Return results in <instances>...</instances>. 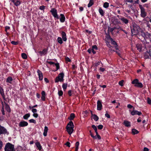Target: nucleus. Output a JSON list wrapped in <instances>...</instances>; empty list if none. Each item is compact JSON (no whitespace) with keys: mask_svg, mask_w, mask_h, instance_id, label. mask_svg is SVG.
I'll use <instances>...</instances> for the list:
<instances>
[{"mask_svg":"<svg viewBox=\"0 0 151 151\" xmlns=\"http://www.w3.org/2000/svg\"><path fill=\"white\" fill-rule=\"evenodd\" d=\"M74 126L72 121L69 122L66 127V129L67 132L70 135L74 131L73 128Z\"/></svg>","mask_w":151,"mask_h":151,"instance_id":"nucleus-1","label":"nucleus"},{"mask_svg":"<svg viewBox=\"0 0 151 151\" xmlns=\"http://www.w3.org/2000/svg\"><path fill=\"white\" fill-rule=\"evenodd\" d=\"M132 28H131L132 34L133 35H137L139 31H141V29L136 24L132 25Z\"/></svg>","mask_w":151,"mask_h":151,"instance_id":"nucleus-2","label":"nucleus"},{"mask_svg":"<svg viewBox=\"0 0 151 151\" xmlns=\"http://www.w3.org/2000/svg\"><path fill=\"white\" fill-rule=\"evenodd\" d=\"M5 151H15L14 145L10 143H7L5 146Z\"/></svg>","mask_w":151,"mask_h":151,"instance_id":"nucleus-3","label":"nucleus"},{"mask_svg":"<svg viewBox=\"0 0 151 151\" xmlns=\"http://www.w3.org/2000/svg\"><path fill=\"white\" fill-rule=\"evenodd\" d=\"M64 74L63 73H61L59 74L58 76L56 77L55 80V82L58 83L59 81L60 82H63V79Z\"/></svg>","mask_w":151,"mask_h":151,"instance_id":"nucleus-4","label":"nucleus"},{"mask_svg":"<svg viewBox=\"0 0 151 151\" xmlns=\"http://www.w3.org/2000/svg\"><path fill=\"white\" fill-rule=\"evenodd\" d=\"M139 7L141 10V16L143 18L147 16V13L145 11V9L142 5L139 4Z\"/></svg>","mask_w":151,"mask_h":151,"instance_id":"nucleus-5","label":"nucleus"},{"mask_svg":"<svg viewBox=\"0 0 151 151\" xmlns=\"http://www.w3.org/2000/svg\"><path fill=\"white\" fill-rule=\"evenodd\" d=\"M50 12L55 18H56L57 19H59V17L57 14V10L55 8H52L50 11Z\"/></svg>","mask_w":151,"mask_h":151,"instance_id":"nucleus-6","label":"nucleus"},{"mask_svg":"<svg viewBox=\"0 0 151 151\" xmlns=\"http://www.w3.org/2000/svg\"><path fill=\"white\" fill-rule=\"evenodd\" d=\"M150 57H151L150 51H147L144 53V58L145 59L150 58Z\"/></svg>","mask_w":151,"mask_h":151,"instance_id":"nucleus-7","label":"nucleus"},{"mask_svg":"<svg viewBox=\"0 0 151 151\" xmlns=\"http://www.w3.org/2000/svg\"><path fill=\"white\" fill-rule=\"evenodd\" d=\"M6 129L0 125V135L7 133Z\"/></svg>","mask_w":151,"mask_h":151,"instance_id":"nucleus-8","label":"nucleus"},{"mask_svg":"<svg viewBox=\"0 0 151 151\" xmlns=\"http://www.w3.org/2000/svg\"><path fill=\"white\" fill-rule=\"evenodd\" d=\"M119 19L122 22L126 24H128L129 22V20L125 17H122L121 18H119Z\"/></svg>","mask_w":151,"mask_h":151,"instance_id":"nucleus-9","label":"nucleus"},{"mask_svg":"<svg viewBox=\"0 0 151 151\" xmlns=\"http://www.w3.org/2000/svg\"><path fill=\"white\" fill-rule=\"evenodd\" d=\"M28 125V123L25 121H22L20 122L19 124V126L20 127H23L27 126Z\"/></svg>","mask_w":151,"mask_h":151,"instance_id":"nucleus-10","label":"nucleus"},{"mask_svg":"<svg viewBox=\"0 0 151 151\" xmlns=\"http://www.w3.org/2000/svg\"><path fill=\"white\" fill-rule=\"evenodd\" d=\"M102 104L101 102L100 101L98 100L97 102V109L98 110L100 111L102 109Z\"/></svg>","mask_w":151,"mask_h":151,"instance_id":"nucleus-11","label":"nucleus"},{"mask_svg":"<svg viewBox=\"0 0 151 151\" xmlns=\"http://www.w3.org/2000/svg\"><path fill=\"white\" fill-rule=\"evenodd\" d=\"M137 35L139 36H141L144 39H145V37L146 35V33H145L141 29V31H139L138 34Z\"/></svg>","mask_w":151,"mask_h":151,"instance_id":"nucleus-12","label":"nucleus"},{"mask_svg":"<svg viewBox=\"0 0 151 151\" xmlns=\"http://www.w3.org/2000/svg\"><path fill=\"white\" fill-rule=\"evenodd\" d=\"M131 114L133 116L135 114H137L138 115H140L142 114L141 112L138 111L136 110H134L133 111L131 112Z\"/></svg>","mask_w":151,"mask_h":151,"instance_id":"nucleus-13","label":"nucleus"},{"mask_svg":"<svg viewBox=\"0 0 151 151\" xmlns=\"http://www.w3.org/2000/svg\"><path fill=\"white\" fill-rule=\"evenodd\" d=\"M61 35L62 39L64 41H66L67 40V38L66 34L64 31H62L61 32Z\"/></svg>","mask_w":151,"mask_h":151,"instance_id":"nucleus-14","label":"nucleus"},{"mask_svg":"<svg viewBox=\"0 0 151 151\" xmlns=\"http://www.w3.org/2000/svg\"><path fill=\"white\" fill-rule=\"evenodd\" d=\"M0 93L4 99L5 100V95L4 94V91L2 88L0 86Z\"/></svg>","mask_w":151,"mask_h":151,"instance_id":"nucleus-15","label":"nucleus"},{"mask_svg":"<svg viewBox=\"0 0 151 151\" xmlns=\"http://www.w3.org/2000/svg\"><path fill=\"white\" fill-rule=\"evenodd\" d=\"M37 72L38 73L39 80H42L43 79V75L41 71L40 70H38L37 71Z\"/></svg>","mask_w":151,"mask_h":151,"instance_id":"nucleus-16","label":"nucleus"},{"mask_svg":"<svg viewBox=\"0 0 151 151\" xmlns=\"http://www.w3.org/2000/svg\"><path fill=\"white\" fill-rule=\"evenodd\" d=\"M142 45L138 44L136 45V47H137V50L139 52L142 51Z\"/></svg>","mask_w":151,"mask_h":151,"instance_id":"nucleus-17","label":"nucleus"},{"mask_svg":"<svg viewBox=\"0 0 151 151\" xmlns=\"http://www.w3.org/2000/svg\"><path fill=\"white\" fill-rule=\"evenodd\" d=\"M47 49H44L42 51H40L39 52V53L41 56H42L43 55H45L47 53Z\"/></svg>","mask_w":151,"mask_h":151,"instance_id":"nucleus-18","label":"nucleus"},{"mask_svg":"<svg viewBox=\"0 0 151 151\" xmlns=\"http://www.w3.org/2000/svg\"><path fill=\"white\" fill-rule=\"evenodd\" d=\"M4 104L5 105V109L8 112H11V109L9 106L5 102H4Z\"/></svg>","mask_w":151,"mask_h":151,"instance_id":"nucleus-19","label":"nucleus"},{"mask_svg":"<svg viewBox=\"0 0 151 151\" xmlns=\"http://www.w3.org/2000/svg\"><path fill=\"white\" fill-rule=\"evenodd\" d=\"M124 124L127 127H130L131 126L130 123L128 121H124Z\"/></svg>","mask_w":151,"mask_h":151,"instance_id":"nucleus-20","label":"nucleus"},{"mask_svg":"<svg viewBox=\"0 0 151 151\" xmlns=\"http://www.w3.org/2000/svg\"><path fill=\"white\" fill-rule=\"evenodd\" d=\"M61 17L60 18V21L62 22H64L65 21V17L64 14H60Z\"/></svg>","mask_w":151,"mask_h":151,"instance_id":"nucleus-21","label":"nucleus"},{"mask_svg":"<svg viewBox=\"0 0 151 151\" xmlns=\"http://www.w3.org/2000/svg\"><path fill=\"white\" fill-rule=\"evenodd\" d=\"M12 1L14 3V5L16 6H18L20 3L19 0H12Z\"/></svg>","mask_w":151,"mask_h":151,"instance_id":"nucleus-22","label":"nucleus"},{"mask_svg":"<svg viewBox=\"0 0 151 151\" xmlns=\"http://www.w3.org/2000/svg\"><path fill=\"white\" fill-rule=\"evenodd\" d=\"M75 117V115L74 113H71L70 114V116L68 117V119L70 120H72Z\"/></svg>","mask_w":151,"mask_h":151,"instance_id":"nucleus-23","label":"nucleus"},{"mask_svg":"<svg viewBox=\"0 0 151 151\" xmlns=\"http://www.w3.org/2000/svg\"><path fill=\"white\" fill-rule=\"evenodd\" d=\"M35 145L39 150H40L42 149V147L40 143L39 142H37L36 143Z\"/></svg>","mask_w":151,"mask_h":151,"instance_id":"nucleus-24","label":"nucleus"},{"mask_svg":"<svg viewBox=\"0 0 151 151\" xmlns=\"http://www.w3.org/2000/svg\"><path fill=\"white\" fill-rule=\"evenodd\" d=\"M48 130V127L47 126H45V127L44 132L43 133V135L44 136H47Z\"/></svg>","mask_w":151,"mask_h":151,"instance_id":"nucleus-25","label":"nucleus"},{"mask_svg":"<svg viewBox=\"0 0 151 151\" xmlns=\"http://www.w3.org/2000/svg\"><path fill=\"white\" fill-rule=\"evenodd\" d=\"M111 43L112 44L114 45L115 48L116 50H118V45H117L116 42L114 41H113L111 42Z\"/></svg>","mask_w":151,"mask_h":151,"instance_id":"nucleus-26","label":"nucleus"},{"mask_svg":"<svg viewBox=\"0 0 151 151\" xmlns=\"http://www.w3.org/2000/svg\"><path fill=\"white\" fill-rule=\"evenodd\" d=\"M134 86L135 87L142 88L143 87V85L141 83L138 82L136 84H135Z\"/></svg>","mask_w":151,"mask_h":151,"instance_id":"nucleus-27","label":"nucleus"},{"mask_svg":"<svg viewBox=\"0 0 151 151\" xmlns=\"http://www.w3.org/2000/svg\"><path fill=\"white\" fill-rule=\"evenodd\" d=\"M12 78L11 76L8 77L7 78L6 82L9 83H11V81H12Z\"/></svg>","mask_w":151,"mask_h":151,"instance_id":"nucleus-28","label":"nucleus"},{"mask_svg":"<svg viewBox=\"0 0 151 151\" xmlns=\"http://www.w3.org/2000/svg\"><path fill=\"white\" fill-rule=\"evenodd\" d=\"M99 12L101 16H104V12L101 8H99Z\"/></svg>","mask_w":151,"mask_h":151,"instance_id":"nucleus-29","label":"nucleus"},{"mask_svg":"<svg viewBox=\"0 0 151 151\" xmlns=\"http://www.w3.org/2000/svg\"><path fill=\"white\" fill-rule=\"evenodd\" d=\"M132 133L133 134H138L139 133V131L134 129H132Z\"/></svg>","mask_w":151,"mask_h":151,"instance_id":"nucleus-30","label":"nucleus"},{"mask_svg":"<svg viewBox=\"0 0 151 151\" xmlns=\"http://www.w3.org/2000/svg\"><path fill=\"white\" fill-rule=\"evenodd\" d=\"M94 4L93 0H90L89 4H88V7L91 6Z\"/></svg>","mask_w":151,"mask_h":151,"instance_id":"nucleus-31","label":"nucleus"},{"mask_svg":"<svg viewBox=\"0 0 151 151\" xmlns=\"http://www.w3.org/2000/svg\"><path fill=\"white\" fill-rule=\"evenodd\" d=\"M68 84L67 83H64L63 84L62 87L63 90L65 91L67 87Z\"/></svg>","mask_w":151,"mask_h":151,"instance_id":"nucleus-32","label":"nucleus"},{"mask_svg":"<svg viewBox=\"0 0 151 151\" xmlns=\"http://www.w3.org/2000/svg\"><path fill=\"white\" fill-rule=\"evenodd\" d=\"M30 116V114L29 113L23 116V118L25 119H27Z\"/></svg>","mask_w":151,"mask_h":151,"instance_id":"nucleus-33","label":"nucleus"},{"mask_svg":"<svg viewBox=\"0 0 151 151\" xmlns=\"http://www.w3.org/2000/svg\"><path fill=\"white\" fill-rule=\"evenodd\" d=\"M92 116L93 117V119L96 121H97L98 120L99 117L96 115L94 114Z\"/></svg>","mask_w":151,"mask_h":151,"instance_id":"nucleus-34","label":"nucleus"},{"mask_svg":"<svg viewBox=\"0 0 151 151\" xmlns=\"http://www.w3.org/2000/svg\"><path fill=\"white\" fill-rule=\"evenodd\" d=\"M62 39L61 37H58L57 39L58 42L60 44H62L63 42Z\"/></svg>","mask_w":151,"mask_h":151,"instance_id":"nucleus-35","label":"nucleus"},{"mask_svg":"<svg viewBox=\"0 0 151 151\" xmlns=\"http://www.w3.org/2000/svg\"><path fill=\"white\" fill-rule=\"evenodd\" d=\"M22 58L24 59H26L27 58V55L25 53H22Z\"/></svg>","mask_w":151,"mask_h":151,"instance_id":"nucleus-36","label":"nucleus"},{"mask_svg":"<svg viewBox=\"0 0 151 151\" xmlns=\"http://www.w3.org/2000/svg\"><path fill=\"white\" fill-rule=\"evenodd\" d=\"M139 82L138 79H135L133 81H132V83L133 84H136Z\"/></svg>","mask_w":151,"mask_h":151,"instance_id":"nucleus-37","label":"nucleus"},{"mask_svg":"<svg viewBox=\"0 0 151 151\" xmlns=\"http://www.w3.org/2000/svg\"><path fill=\"white\" fill-rule=\"evenodd\" d=\"M109 3L107 2H105L103 4V6L105 8H107L109 6Z\"/></svg>","mask_w":151,"mask_h":151,"instance_id":"nucleus-38","label":"nucleus"},{"mask_svg":"<svg viewBox=\"0 0 151 151\" xmlns=\"http://www.w3.org/2000/svg\"><path fill=\"white\" fill-rule=\"evenodd\" d=\"M2 107L1 108V111L2 114L3 115H5V111H4V105L3 104V102L2 101Z\"/></svg>","mask_w":151,"mask_h":151,"instance_id":"nucleus-39","label":"nucleus"},{"mask_svg":"<svg viewBox=\"0 0 151 151\" xmlns=\"http://www.w3.org/2000/svg\"><path fill=\"white\" fill-rule=\"evenodd\" d=\"M79 142H76L75 144V149H78V146L79 145Z\"/></svg>","mask_w":151,"mask_h":151,"instance_id":"nucleus-40","label":"nucleus"},{"mask_svg":"<svg viewBox=\"0 0 151 151\" xmlns=\"http://www.w3.org/2000/svg\"><path fill=\"white\" fill-rule=\"evenodd\" d=\"M55 65L56 66V70H57L60 68L59 64L58 63H55Z\"/></svg>","mask_w":151,"mask_h":151,"instance_id":"nucleus-41","label":"nucleus"},{"mask_svg":"<svg viewBox=\"0 0 151 151\" xmlns=\"http://www.w3.org/2000/svg\"><path fill=\"white\" fill-rule=\"evenodd\" d=\"M92 127L94 129L96 133V132H97V127L95 125H92Z\"/></svg>","mask_w":151,"mask_h":151,"instance_id":"nucleus-42","label":"nucleus"},{"mask_svg":"<svg viewBox=\"0 0 151 151\" xmlns=\"http://www.w3.org/2000/svg\"><path fill=\"white\" fill-rule=\"evenodd\" d=\"M146 35L145 38L146 37L147 38H148L150 37V35H151V34L149 33L148 32H146Z\"/></svg>","mask_w":151,"mask_h":151,"instance_id":"nucleus-43","label":"nucleus"},{"mask_svg":"<svg viewBox=\"0 0 151 151\" xmlns=\"http://www.w3.org/2000/svg\"><path fill=\"white\" fill-rule=\"evenodd\" d=\"M63 92L62 90H60V91H58V94L59 96H62L63 95Z\"/></svg>","mask_w":151,"mask_h":151,"instance_id":"nucleus-44","label":"nucleus"},{"mask_svg":"<svg viewBox=\"0 0 151 151\" xmlns=\"http://www.w3.org/2000/svg\"><path fill=\"white\" fill-rule=\"evenodd\" d=\"M124 82V81L123 80H122L121 81H120L119 82V84L121 86H123V83Z\"/></svg>","mask_w":151,"mask_h":151,"instance_id":"nucleus-45","label":"nucleus"},{"mask_svg":"<svg viewBox=\"0 0 151 151\" xmlns=\"http://www.w3.org/2000/svg\"><path fill=\"white\" fill-rule=\"evenodd\" d=\"M147 103L149 104H151V99L149 97L147 98Z\"/></svg>","mask_w":151,"mask_h":151,"instance_id":"nucleus-46","label":"nucleus"},{"mask_svg":"<svg viewBox=\"0 0 151 151\" xmlns=\"http://www.w3.org/2000/svg\"><path fill=\"white\" fill-rule=\"evenodd\" d=\"M127 107L129 109H132L133 108V110L134 109V108L130 104H128L127 106Z\"/></svg>","mask_w":151,"mask_h":151,"instance_id":"nucleus-47","label":"nucleus"},{"mask_svg":"<svg viewBox=\"0 0 151 151\" xmlns=\"http://www.w3.org/2000/svg\"><path fill=\"white\" fill-rule=\"evenodd\" d=\"M29 121L30 123H33L34 124H35L36 123L35 120L33 119H30L29 120Z\"/></svg>","mask_w":151,"mask_h":151,"instance_id":"nucleus-48","label":"nucleus"},{"mask_svg":"<svg viewBox=\"0 0 151 151\" xmlns=\"http://www.w3.org/2000/svg\"><path fill=\"white\" fill-rule=\"evenodd\" d=\"M117 50L116 51V53L119 55V56L120 57H122V56H121V54L119 52V50Z\"/></svg>","mask_w":151,"mask_h":151,"instance_id":"nucleus-49","label":"nucleus"},{"mask_svg":"<svg viewBox=\"0 0 151 151\" xmlns=\"http://www.w3.org/2000/svg\"><path fill=\"white\" fill-rule=\"evenodd\" d=\"M89 132L90 133V135L94 139H96V137L95 136H94L93 134L92 133L91 131V130L89 131Z\"/></svg>","mask_w":151,"mask_h":151,"instance_id":"nucleus-50","label":"nucleus"},{"mask_svg":"<svg viewBox=\"0 0 151 151\" xmlns=\"http://www.w3.org/2000/svg\"><path fill=\"white\" fill-rule=\"evenodd\" d=\"M11 43L12 44L15 45H17L18 43V42L14 41H12Z\"/></svg>","mask_w":151,"mask_h":151,"instance_id":"nucleus-51","label":"nucleus"},{"mask_svg":"<svg viewBox=\"0 0 151 151\" xmlns=\"http://www.w3.org/2000/svg\"><path fill=\"white\" fill-rule=\"evenodd\" d=\"M65 60L66 61L68 62H70L71 61V60L68 57H66L65 58Z\"/></svg>","mask_w":151,"mask_h":151,"instance_id":"nucleus-52","label":"nucleus"},{"mask_svg":"<svg viewBox=\"0 0 151 151\" xmlns=\"http://www.w3.org/2000/svg\"><path fill=\"white\" fill-rule=\"evenodd\" d=\"M103 126L102 125H99L98 126V128L99 129H101L103 128Z\"/></svg>","mask_w":151,"mask_h":151,"instance_id":"nucleus-53","label":"nucleus"},{"mask_svg":"<svg viewBox=\"0 0 151 151\" xmlns=\"http://www.w3.org/2000/svg\"><path fill=\"white\" fill-rule=\"evenodd\" d=\"M72 91L71 90H70L68 91V94L69 96H72Z\"/></svg>","mask_w":151,"mask_h":151,"instance_id":"nucleus-54","label":"nucleus"},{"mask_svg":"<svg viewBox=\"0 0 151 151\" xmlns=\"http://www.w3.org/2000/svg\"><path fill=\"white\" fill-rule=\"evenodd\" d=\"M96 134L97 137L99 139H101V136L98 134V132H96Z\"/></svg>","mask_w":151,"mask_h":151,"instance_id":"nucleus-55","label":"nucleus"},{"mask_svg":"<svg viewBox=\"0 0 151 151\" xmlns=\"http://www.w3.org/2000/svg\"><path fill=\"white\" fill-rule=\"evenodd\" d=\"M45 6H40V9L41 10H44L45 9Z\"/></svg>","mask_w":151,"mask_h":151,"instance_id":"nucleus-56","label":"nucleus"},{"mask_svg":"<svg viewBox=\"0 0 151 151\" xmlns=\"http://www.w3.org/2000/svg\"><path fill=\"white\" fill-rule=\"evenodd\" d=\"M92 49L95 50H97L98 49V47L96 45H94L92 46Z\"/></svg>","mask_w":151,"mask_h":151,"instance_id":"nucleus-57","label":"nucleus"},{"mask_svg":"<svg viewBox=\"0 0 151 151\" xmlns=\"http://www.w3.org/2000/svg\"><path fill=\"white\" fill-rule=\"evenodd\" d=\"M70 143L68 142H66V143L65 144V145H66L68 147H70Z\"/></svg>","mask_w":151,"mask_h":151,"instance_id":"nucleus-58","label":"nucleus"},{"mask_svg":"<svg viewBox=\"0 0 151 151\" xmlns=\"http://www.w3.org/2000/svg\"><path fill=\"white\" fill-rule=\"evenodd\" d=\"M47 63H49L50 65H54L55 64V63L54 62H51V61H47Z\"/></svg>","mask_w":151,"mask_h":151,"instance_id":"nucleus-59","label":"nucleus"},{"mask_svg":"<svg viewBox=\"0 0 151 151\" xmlns=\"http://www.w3.org/2000/svg\"><path fill=\"white\" fill-rule=\"evenodd\" d=\"M109 30L111 32H112L114 30V29L113 28H109Z\"/></svg>","mask_w":151,"mask_h":151,"instance_id":"nucleus-60","label":"nucleus"},{"mask_svg":"<svg viewBox=\"0 0 151 151\" xmlns=\"http://www.w3.org/2000/svg\"><path fill=\"white\" fill-rule=\"evenodd\" d=\"M32 112H33L34 113H35L36 112H37V110L33 108L32 109Z\"/></svg>","mask_w":151,"mask_h":151,"instance_id":"nucleus-61","label":"nucleus"},{"mask_svg":"<svg viewBox=\"0 0 151 151\" xmlns=\"http://www.w3.org/2000/svg\"><path fill=\"white\" fill-rule=\"evenodd\" d=\"M42 96H45V93L44 91H42L41 93Z\"/></svg>","mask_w":151,"mask_h":151,"instance_id":"nucleus-62","label":"nucleus"},{"mask_svg":"<svg viewBox=\"0 0 151 151\" xmlns=\"http://www.w3.org/2000/svg\"><path fill=\"white\" fill-rule=\"evenodd\" d=\"M33 116L36 118H37L38 116V114L37 113H34L33 114Z\"/></svg>","mask_w":151,"mask_h":151,"instance_id":"nucleus-63","label":"nucleus"},{"mask_svg":"<svg viewBox=\"0 0 151 151\" xmlns=\"http://www.w3.org/2000/svg\"><path fill=\"white\" fill-rule=\"evenodd\" d=\"M105 116L107 117L108 118H110V115L107 113H106L105 114Z\"/></svg>","mask_w":151,"mask_h":151,"instance_id":"nucleus-64","label":"nucleus"}]
</instances>
